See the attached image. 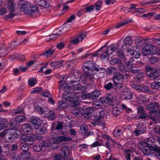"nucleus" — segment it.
Masks as SVG:
<instances>
[{
  "mask_svg": "<svg viewBox=\"0 0 160 160\" xmlns=\"http://www.w3.org/2000/svg\"><path fill=\"white\" fill-rule=\"evenodd\" d=\"M146 75L151 80H154L159 78L160 75L159 69L147 65L145 66Z\"/></svg>",
  "mask_w": 160,
  "mask_h": 160,
  "instance_id": "nucleus-1",
  "label": "nucleus"
},
{
  "mask_svg": "<svg viewBox=\"0 0 160 160\" xmlns=\"http://www.w3.org/2000/svg\"><path fill=\"white\" fill-rule=\"evenodd\" d=\"M80 112L81 115L87 119H91L92 118L94 108L92 107H87L83 106L80 107Z\"/></svg>",
  "mask_w": 160,
  "mask_h": 160,
  "instance_id": "nucleus-2",
  "label": "nucleus"
},
{
  "mask_svg": "<svg viewBox=\"0 0 160 160\" xmlns=\"http://www.w3.org/2000/svg\"><path fill=\"white\" fill-rule=\"evenodd\" d=\"M95 65V64L93 61H87L83 63L82 69L84 72H88V73L90 74H93V75H94L93 72L96 67Z\"/></svg>",
  "mask_w": 160,
  "mask_h": 160,
  "instance_id": "nucleus-3",
  "label": "nucleus"
},
{
  "mask_svg": "<svg viewBox=\"0 0 160 160\" xmlns=\"http://www.w3.org/2000/svg\"><path fill=\"white\" fill-rule=\"evenodd\" d=\"M7 135L6 139L9 142H12L15 139L20 137L21 132L18 130H16L15 132H12L8 129Z\"/></svg>",
  "mask_w": 160,
  "mask_h": 160,
  "instance_id": "nucleus-4",
  "label": "nucleus"
},
{
  "mask_svg": "<svg viewBox=\"0 0 160 160\" xmlns=\"http://www.w3.org/2000/svg\"><path fill=\"white\" fill-rule=\"evenodd\" d=\"M86 72V73L83 75H81V73L79 74L77 73L75 74V76H77L78 74V78H80L81 79H79L80 82L83 84L88 85L90 83V82L92 80V79L91 76L92 75V74H90L89 73H88V72ZM92 75H93V74H92Z\"/></svg>",
  "mask_w": 160,
  "mask_h": 160,
  "instance_id": "nucleus-5",
  "label": "nucleus"
},
{
  "mask_svg": "<svg viewBox=\"0 0 160 160\" xmlns=\"http://www.w3.org/2000/svg\"><path fill=\"white\" fill-rule=\"evenodd\" d=\"M139 149L145 155H149L150 152L149 151L150 143H147L146 141H142L139 142Z\"/></svg>",
  "mask_w": 160,
  "mask_h": 160,
  "instance_id": "nucleus-6",
  "label": "nucleus"
},
{
  "mask_svg": "<svg viewBox=\"0 0 160 160\" xmlns=\"http://www.w3.org/2000/svg\"><path fill=\"white\" fill-rule=\"evenodd\" d=\"M8 122L6 119H2L0 118V131L2 130L5 127L7 128V127L6 125L7 124ZM8 129L6 128L2 132L0 133V137L4 138L6 139V135L8 132Z\"/></svg>",
  "mask_w": 160,
  "mask_h": 160,
  "instance_id": "nucleus-7",
  "label": "nucleus"
},
{
  "mask_svg": "<svg viewBox=\"0 0 160 160\" xmlns=\"http://www.w3.org/2000/svg\"><path fill=\"white\" fill-rule=\"evenodd\" d=\"M63 98L65 100L72 101L75 99H77L78 98V94L75 92L69 91L67 93V92L63 94Z\"/></svg>",
  "mask_w": 160,
  "mask_h": 160,
  "instance_id": "nucleus-8",
  "label": "nucleus"
},
{
  "mask_svg": "<svg viewBox=\"0 0 160 160\" xmlns=\"http://www.w3.org/2000/svg\"><path fill=\"white\" fill-rule=\"evenodd\" d=\"M158 103H153L148 105L147 107V109L148 111H150V113L151 115L154 114L158 110Z\"/></svg>",
  "mask_w": 160,
  "mask_h": 160,
  "instance_id": "nucleus-9",
  "label": "nucleus"
},
{
  "mask_svg": "<svg viewBox=\"0 0 160 160\" xmlns=\"http://www.w3.org/2000/svg\"><path fill=\"white\" fill-rule=\"evenodd\" d=\"M28 8L29 13L27 14L31 16H33V13H39V12L38 7L34 4H32L31 3L28 4Z\"/></svg>",
  "mask_w": 160,
  "mask_h": 160,
  "instance_id": "nucleus-10",
  "label": "nucleus"
},
{
  "mask_svg": "<svg viewBox=\"0 0 160 160\" xmlns=\"http://www.w3.org/2000/svg\"><path fill=\"white\" fill-rule=\"evenodd\" d=\"M70 151L68 147L66 146L63 147L60 151L62 158L64 160H67L70 155Z\"/></svg>",
  "mask_w": 160,
  "mask_h": 160,
  "instance_id": "nucleus-11",
  "label": "nucleus"
},
{
  "mask_svg": "<svg viewBox=\"0 0 160 160\" xmlns=\"http://www.w3.org/2000/svg\"><path fill=\"white\" fill-rule=\"evenodd\" d=\"M70 86L75 90L79 91L84 90L85 88L84 86H82L80 83L76 81H71Z\"/></svg>",
  "mask_w": 160,
  "mask_h": 160,
  "instance_id": "nucleus-12",
  "label": "nucleus"
},
{
  "mask_svg": "<svg viewBox=\"0 0 160 160\" xmlns=\"http://www.w3.org/2000/svg\"><path fill=\"white\" fill-rule=\"evenodd\" d=\"M79 133L80 134H85L84 138L90 134V131H88V127L86 126L85 125H83L80 127V129L79 130Z\"/></svg>",
  "mask_w": 160,
  "mask_h": 160,
  "instance_id": "nucleus-13",
  "label": "nucleus"
},
{
  "mask_svg": "<svg viewBox=\"0 0 160 160\" xmlns=\"http://www.w3.org/2000/svg\"><path fill=\"white\" fill-rule=\"evenodd\" d=\"M21 129L23 132L27 133V134H30L32 133V131L33 130V128L31 125L29 124H26L22 125L21 127Z\"/></svg>",
  "mask_w": 160,
  "mask_h": 160,
  "instance_id": "nucleus-14",
  "label": "nucleus"
},
{
  "mask_svg": "<svg viewBox=\"0 0 160 160\" xmlns=\"http://www.w3.org/2000/svg\"><path fill=\"white\" fill-rule=\"evenodd\" d=\"M36 133L39 135H44L47 132V128L44 126H37L34 128Z\"/></svg>",
  "mask_w": 160,
  "mask_h": 160,
  "instance_id": "nucleus-15",
  "label": "nucleus"
},
{
  "mask_svg": "<svg viewBox=\"0 0 160 160\" xmlns=\"http://www.w3.org/2000/svg\"><path fill=\"white\" fill-rule=\"evenodd\" d=\"M127 52L129 53L133 58L136 59L139 58L141 55L139 52L132 50L131 48L128 49Z\"/></svg>",
  "mask_w": 160,
  "mask_h": 160,
  "instance_id": "nucleus-16",
  "label": "nucleus"
},
{
  "mask_svg": "<svg viewBox=\"0 0 160 160\" xmlns=\"http://www.w3.org/2000/svg\"><path fill=\"white\" fill-rule=\"evenodd\" d=\"M105 116V113L103 111H101L98 113H97L94 115L92 118V120L94 122H98L100 121Z\"/></svg>",
  "mask_w": 160,
  "mask_h": 160,
  "instance_id": "nucleus-17",
  "label": "nucleus"
},
{
  "mask_svg": "<svg viewBox=\"0 0 160 160\" xmlns=\"http://www.w3.org/2000/svg\"><path fill=\"white\" fill-rule=\"evenodd\" d=\"M149 151L151 152L149 155L153 154L155 156L160 152V147L155 145H153L150 146Z\"/></svg>",
  "mask_w": 160,
  "mask_h": 160,
  "instance_id": "nucleus-18",
  "label": "nucleus"
},
{
  "mask_svg": "<svg viewBox=\"0 0 160 160\" xmlns=\"http://www.w3.org/2000/svg\"><path fill=\"white\" fill-rule=\"evenodd\" d=\"M57 141L59 142H63L70 141L72 140V138L71 137H67L66 135L59 136L57 138Z\"/></svg>",
  "mask_w": 160,
  "mask_h": 160,
  "instance_id": "nucleus-19",
  "label": "nucleus"
},
{
  "mask_svg": "<svg viewBox=\"0 0 160 160\" xmlns=\"http://www.w3.org/2000/svg\"><path fill=\"white\" fill-rule=\"evenodd\" d=\"M19 5L20 6V9L22 12H24L25 14H28L29 13L28 8V4H27L25 3H22L21 1L19 2Z\"/></svg>",
  "mask_w": 160,
  "mask_h": 160,
  "instance_id": "nucleus-20",
  "label": "nucleus"
},
{
  "mask_svg": "<svg viewBox=\"0 0 160 160\" xmlns=\"http://www.w3.org/2000/svg\"><path fill=\"white\" fill-rule=\"evenodd\" d=\"M30 120H31V122L34 126L35 127L40 126L42 123V122L40 119L36 117L32 118Z\"/></svg>",
  "mask_w": 160,
  "mask_h": 160,
  "instance_id": "nucleus-21",
  "label": "nucleus"
},
{
  "mask_svg": "<svg viewBox=\"0 0 160 160\" xmlns=\"http://www.w3.org/2000/svg\"><path fill=\"white\" fill-rule=\"evenodd\" d=\"M124 78L123 75L120 72H117L113 76L112 79L113 81H119L123 80Z\"/></svg>",
  "mask_w": 160,
  "mask_h": 160,
  "instance_id": "nucleus-22",
  "label": "nucleus"
},
{
  "mask_svg": "<svg viewBox=\"0 0 160 160\" xmlns=\"http://www.w3.org/2000/svg\"><path fill=\"white\" fill-rule=\"evenodd\" d=\"M151 45L148 43H145L142 44V50L143 51H144L147 53H143V55L145 56H146L148 55V53L150 50V48L151 46Z\"/></svg>",
  "mask_w": 160,
  "mask_h": 160,
  "instance_id": "nucleus-23",
  "label": "nucleus"
},
{
  "mask_svg": "<svg viewBox=\"0 0 160 160\" xmlns=\"http://www.w3.org/2000/svg\"><path fill=\"white\" fill-rule=\"evenodd\" d=\"M120 41H119L118 42V46L117 47L114 46V45H113V44H112L108 48L107 50H109V53L110 55L112 54L114 51H115V52H116V51L118 49V47H119V45L120 44Z\"/></svg>",
  "mask_w": 160,
  "mask_h": 160,
  "instance_id": "nucleus-24",
  "label": "nucleus"
},
{
  "mask_svg": "<svg viewBox=\"0 0 160 160\" xmlns=\"http://www.w3.org/2000/svg\"><path fill=\"white\" fill-rule=\"evenodd\" d=\"M144 77V74L143 72H138L134 78V79L137 82H140L143 80Z\"/></svg>",
  "mask_w": 160,
  "mask_h": 160,
  "instance_id": "nucleus-25",
  "label": "nucleus"
},
{
  "mask_svg": "<svg viewBox=\"0 0 160 160\" xmlns=\"http://www.w3.org/2000/svg\"><path fill=\"white\" fill-rule=\"evenodd\" d=\"M101 93V91L95 90L92 92L91 93L92 99L94 100L97 99L99 97Z\"/></svg>",
  "mask_w": 160,
  "mask_h": 160,
  "instance_id": "nucleus-26",
  "label": "nucleus"
},
{
  "mask_svg": "<svg viewBox=\"0 0 160 160\" xmlns=\"http://www.w3.org/2000/svg\"><path fill=\"white\" fill-rule=\"evenodd\" d=\"M58 141L55 139L52 140L50 141L49 143L48 146H50L52 149L54 150L58 148L59 147V144L58 143Z\"/></svg>",
  "mask_w": 160,
  "mask_h": 160,
  "instance_id": "nucleus-27",
  "label": "nucleus"
},
{
  "mask_svg": "<svg viewBox=\"0 0 160 160\" xmlns=\"http://www.w3.org/2000/svg\"><path fill=\"white\" fill-rule=\"evenodd\" d=\"M62 89L64 91H66L67 93L69 92L70 90L72 89V87H71L70 86H69L66 83H63L59 87V89Z\"/></svg>",
  "mask_w": 160,
  "mask_h": 160,
  "instance_id": "nucleus-28",
  "label": "nucleus"
},
{
  "mask_svg": "<svg viewBox=\"0 0 160 160\" xmlns=\"http://www.w3.org/2000/svg\"><path fill=\"white\" fill-rule=\"evenodd\" d=\"M8 8L10 12L13 13L15 11V7L13 2L12 0H9L7 4Z\"/></svg>",
  "mask_w": 160,
  "mask_h": 160,
  "instance_id": "nucleus-29",
  "label": "nucleus"
},
{
  "mask_svg": "<svg viewBox=\"0 0 160 160\" xmlns=\"http://www.w3.org/2000/svg\"><path fill=\"white\" fill-rule=\"evenodd\" d=\"M148 61L152 64L156 65L159 61V58L157 57L152 56L149 58Z\"/></svg>",
  "mask_w": 160,
  "mask_h": 160,
  "instance_id": "nucleus-30",
  "label": "nucleus"
},
{
  "mask_svg": "<svg viewBox=\"0 0 160 160\" xmlns=\"http://www.w3.org/2000/svg\"><path fill=\"white\" fill-rule=\"evenodd\" d=\"M25 119V117L23 115L17 116L14 119V121L16 123H19L24 121Z\"/></svg>",
  "mask_w": 160,
  "mask_h": 160,
  "instance_id": "nucleus-31",
  "label": "nucleus"
},
{
  "mask_svg": "<svg viewBox=\"0 0 160 160\" xmlns=\"http://www.w3.org/2000/svg\"><path fill=\"white\" fill-rule=\"evenodd\" d=\"M116 53L117 55L121 58L123 61H125L126 58H125V56L123 52L119 48L118 50L116 51Z\"/></svg>",
  "mask_w": 160,
  "mask_h": 160,
  "instance_id": "nucleus-32",
  "label": "nucleus"
},
{
  "mask_svg": "<svg viewBox=\"0 0 160 160\" xmlns=\"http://www.w3.org/2000/svg\"><path fill=\"white\" fill-rule=\"evenodd\" d=\"M81 97L83 99H92L91 93L86 92H84L81 93Z\"/></svg>",
  "mask_w": 160,
  "mask_h": 160,
  "instance_id": "nucleus-33",
  "label": "nucleus"
},
{
  "mask_svg": "<svg viewBox=\"0 0 160 160\" xmlns=\"http://www.w3.org/2000/svg\"><path fill=\"white\" fill-rule=\"evenodd\" d=\"M109 55V50H107L106 51L103 52L100 55V57L101 59H104L106 58L107 60H108Z\"/></svg>",
  "mask_w": 160,
  "mask_h": 160,
  "instance_id": "nucleus-34",
  "label": "nucleus"
},
{
  "mask_svg": "<svg viewBox=\"0 0 160 160\" xmlns=\"http://www.w3.org/2000/svg\"><path fill=\"white\" fill-rule=\"evenodd\" d=\"M107 72L109 74L113 75L118 72V70L116 68L111 67L108 68Z\"/></svg>",
  "mask_w": 160,
  "mask_h": 160,
  "instance_id": "nucleus-35",
  "label": "nucleus"
},
{
  "mask_svg": "<svg viewBox=\"0 0 160 160\" xmlns=\"http://www.w3.org/2000/svg\"><path fill=\"white\" fill-rule=\"evenodd\" d=\"M21 155H22V158L24 159H29L30 158L31 153L28 151L23 152Z\"/></svg>",
  "mask_w": 160,
  "mask_h": 160,
  "instance_id": "nucleus-36",
  "label": "nucleus"
},
{
  "mask_svg": "<svg viewBox=\"0 0 160 160\" xmlns=\"http://www.w3.org/2000/svg\"><path fill=\"white\" fill-rule=\"evenodd\" d=\"M39 4L40 6L46 8H48L50 6L49 3L46 0L42 1V2H41L40 3H39Z\"/></svg>",
  "mask_w": 160,
  "mask_h": 160,
  "instance_id": "nucleus-37",
  "label": "nucleus"
},
{
  "mask_svg": "<svg viewBox=\"0 0 160 160\" xmlns=\"http://www.w3.org/2000/svg\"><path fill=\"white\" fill-rule=\"evenodd\" d=\"M27 143L31 145L33 144L34 141L36 140L35 138L31 136H26Z\"/></svg>",
  "mask_w": 160,
  "mask_h": 160,
  "instance_id": "nucleus-38",
  "label": "nucleus"
},
{
  "mask_svg": "<svg viewBox=\"0 0 160 160\" xmlns=\"http://www.w3.org/2000/svg\"><path fill=\"white\" fill-rule=\"evenodd\" d=\"M130 86L133 89L137 90L139 92H142V86L133 83H131Z\"/></svg>",
  "mask_w": 160,
  "mask_h": 160,
  "instance_id": "nucleus-39",
  "label": "nucleus"
},
{
  "mask_svg": "<svg viewBox=\"0 0 160 160\" xmlns=\"http://www.w3.org/2000/svg\"><path fill=\"white\" fill-rule=\"evenodd\" d=\"M3 147L4 146H2V144L0 143V155H2L3 153H4L7 156H8L9 154V150L4 151L3 149ZM5 147H7V146H4V148Z\"/></svg>",
  "mask_w": 160,
  "mask_h": 160,
  "instance_id": "nucleus-40",
  "label": "nucleus"
},
{
  "mask_svg": "<svg viewBox=\"0 0 160 160\" xmlns=\"http://www.w3.org/2000/svg\"><path fill=\"white\" fill-rule=\"evenodd\" d=\"M157 50L156 48L153 45H151V46L150 48L149 51L148 55H154L157 53Z\"/></svg>",
  "mask_w": 160,
  "mask_h": 160,
  "instance_id": "nucleus-41",
  "label": "nucleus"
},
{
  "mask_svg": "<svg viewBox=\"0 0 160 160\" xmlns=\"http://www.w3.org/2000/svg\"><path fill=\"white\" fill-rule=\"evenodd\" d=\"M121 61V60L119 58H114L111 59L110 61V62L112 65H117Z\"/></svg>",
  "mask_w": 160,
  "mask_h": 160,
  "instance_id": "nucleus-42",
  "label": "nucleus"
},
{
  "mask_svg": "<svg viewBox=\"0 0 160 160\" xmlns=\"http://www.w3.org/2000/svg\"><path fill=\"white\" fill-rule=\"evenodd\" d=\"M55 114L53 111L50 110L47 116L48 118L50 120H53L55 118Z\"/></svg>",
  "mask_w": 160,
  "mask_h": 160,
  "instance_id": "nucleus-43",
  "label": "nucleus"
},
{
  "mask_svg": "<svg viewBox=\"0 0 160 160\" xmlns=\"http://www.w3.org/2000/svg\"><path fill=\"white\" fill-rule=\"evenodd\" d=\"M114 99L113 97L110 95L106 97V103H108L109 104L113 102Z\"/></svg>",
  "mask_w": 160,
  "mask_h": 160,
  "instance_id": "nucleus-44",
  "label": "nucleus"
},
{
  "mask_svg": "<svg viewBox=\"0 0 160 160\" xmlns=\"http://www.w3.org/2000/svg\"><path fill=\"white\" fill-rule=\"evenodd\" d=\"M37 82V80L35 78H32L29 79L28 80V83L30 87L33 86Z\"/></svg>",
  "mask_w": 160,
  "mask_h": 160,
  "instance_id": "nucleus-45",
  "label": "nucleus"
},
{
  "mask_svg": "<svg viewBox=\"0 0 160 160\" xmlns=\"http://www.w3.org/2000/svg\"><path fill=\"white\" fill-rule=\"evenodd\" d=\"M130 71L132 73H136L139 72L140 70L136 66H131Z\"/></svg>",
  "mask_w": 160,
  "mask_h": 160,
  "instance_id": "nucleus-46",
  "label": "nucleus"
},
{
  "mask_svg": "<svg viewBox=\"0 0 160 160\" xmlns=\"http://www.w3.org/2000/svg\"><path fill=\"white\" fill-rule=\"evenodd\" d=\"M11 157L12 160H20V156L17 153H12Z\"/></svg>",
  "mask_w": 160,
  "mask_h": 160,
  "instance_id": "nucleus-47",
  "label": "nucleus"
},
{
  "mask_svg": "<svg viewBox=\"0 0 160 160\" xmlns=\"http://www.w3.org/2000/svg\"><path fill=\"white\" fill-rule=\"evenodd\" d=\"M132 41V38L130 36L126 37L124 40V43H125L127 45H131Z\"/></svg>",
  "mask_w": 160,
  "mask_h": 160,
  "instance_id": "nucleus-48",
  "label": "nucleus"
},
{
  "mask_svg": "<svg viewBox=\"0 0 160 160\" xmlns=\"http://www.w3.org/2000/svg\"><path fill=\"white\" fill-rule=\"evenodd\" d=\"M69 101L70 102V104L71 106L77 107L79 104V102L77 99L75 100L74 99Z\"/></svg>",
  "mask_w": 160,
  "mask_h": 160,
  "instance_id": "nucleus-49",
  "label": "nucleus"
},
{
  "mask_svg": "<svg viewBox=\"0 0 160 160\" xmlns=\"http://www.w3.org/2000/svg\"><path fill=\"white\" fill-rule=\"evenodd\" d=\"M63 126V123L62 122H58V124L56 125L55 130L58 131L62 130Z\"/></svg>",
  "mask_w": 160,
  "mask_h": 160,
  "instance_id": "nucleus-50",
  "label": "nucleus"
},
{
  "mask_svg": "<svg viewBox=\"0 0 160 160\" xmlns=\"http://www.w3.org/2000/svg\"><path fill=\"white\" fill-rule=\"evenodd\" d=\"M60 63L59 61H56L51 62L50 65L53 68H55L56 67H59L60 66Z\"/></svg>",
  "mask_w": 160,
  "mask_h": 160,
  "instance_id": "nucleus-51",
  "label": "nucleus"
},
{
  "mask_svg": "<svg viewBox=\"0 0 160 160\" xmlns=\"http://www.w3.org/2000/svg\"><path fill=\"white\" fill-rule=\"evenodd\" d=\"M104 87L106 90H109L114 87L113 85L111 82H109L104 86Z\"/></svg>",
  "mask_w": 160,
  "mask_h": 160,
  "instance_id": "nucleus-52",
  "label": "nucleus"
},
{
  "mask_svg": "<svg viewBox=\"0 0 160 160\" xmlns=\"http://www.w3.org/2000/svg\"><path fill=\"white\" fill-rule=\"evenodd\" d=\"M100 71H101V72H100V73H104L106 72V70L105 68H103L102 67H99V68H97L96 66L95 67V68H94V71H96L97 72H99Z\"/></svg>",
  "mask_w": 160,
  "mask_h": 160,
  "instance_id": "nucleus-53",
  "label": "nucleus"
},
{
  "mask_svg": "<svg viewBox=\"0 0 160 160\" xmlns=\"http://www.w3.org/2000/svg\"><path fill=\"white\" fill-rule=\"evenodd\" d=\"M117 66L118 69L121 71H122L124 69V66L121 61L120 62Z\"/></svg>",
  "mask_w": 160,
  "mask_h": 160,
  "instance_id": "nucleus-54",
  "label": "nucleus"
},
{
  "mask_svg": "<svg viewBox=\"0 0 160 160\" xmlns=\"http://www.w3.org/2000/svg\"><path fill=\"white\" fill-rule=\"evenodd\" d=\"M54 52L55 50H52L51 48L48 49V50L45 51L46 56L48 57V55L51 56L54 53Z\"/></svg>",
  "mask_w": 160,
  "mask_h": 160,
  "instance_id": "nucleus-55",
  "label": "nucleus"
},
{
  "mask_svg": "<svg viewBox=\"0 0 160 160\" xmlns=\"http://www.w3.org/2000/svg\"><path fill=\"white\" fill-rule=\"evenodd\" d=\"M32 149L34 151L36 152H40L42 151L39 144L34 145L32 146Z\"/></svg>",
  "mask_w": 160,
  "mask_h": 160,
  "instance_id": "nucleus-56",
  "label": "nucleus"
},
{
  "mask_svg": "<svg viewBox=\"0 0 160 160\" xmlns=\"http://www.w3.org/2000/svg\"><path fill=\"white\" fill-rule=\"evenodd\" d=\"M35 108L38 112L41 113V114L45 112V111L42 108V107L39 106L38 105H36L35 106Z\"/></svg>",
  "mask_w": 160,
  "mask_h": 160,
  "instance_id": "nucleus-57",
  "label": "nucleus"
},
{
  "mask_svg": "<svg viewBox=\"0 0 160 160\" xmlns=\"http://www.w3.org/2000/svg\"><path fill=\"white\" fill-rule=\"evenodd\" d=\"M29 147L27 144H24L21 147V149L23 152L28 151Z\"/></svg>",
  "mask_w": 160,
  "mask_h": 160,
  "instance_id": "nucleus-58",
  "label": "nucleus"
},
{
  "mask_svg": "<svg viewBox=\"0 0 160 160\" xmlns=\"http://www.w3.org/2000/svg\"><path fill=\"white\" fill-rule=\"evenodd\" d=\"M70 24H64L62 28V30L63 33H65L70 28Z\"/></svg>",
  "mask_w": 160,
  "mask_h": 160,
  "instance_id": "nucleus-59",
  "label": "nucleus"
},
{
  "mask_svg": "<svg viewBox=\"0 0 160 160\" xmlns=\"http://www.w3.org/2000/svg\"><path fill=\"white\" fill-rule=\"evenodd\" d=\"M39 145L42 150L43 148L46 147L48 145V144L47 142L43 141L40 143Z\"/></svg>",
  "mask_w": 160,
  "mask_h": 160,
  "instance_id": "nucleus-60",
  "label": "nucleus"
},
{
  "mask_svg": "<svg viewBox=\"0 0 160 160\" xmlns=\"http://www.w3.org/2000/svg\"><path fill=\"white\" fill-rule=\"evenodd\" d=\"M144 125H143L141 126H138V130L140 132V134H142L143 133L145 132V128H146L144 127Z\"/></svg>",
  "mask_w": 160,
  "mask_h": 160,
  "instance_id": "nucleus-61",
  "label": "nucleus"
},
{
  "mask_svg": "<svg viewBox=\"0 0 160 160\" xmlns=\"http://www.w3.org/2000/svg\"><path fill=\"white\" fill-rule=\"evenodd\" d=\"M112 113L116 117L120 113V111L117 108H114L113 110Z\"/></svg>",
  "mask_w": 160,
  "mask_h": 160,
  "instance_id": "nucleus-62",
  "label": "nucleus"
},
{
  "mask_svg": "<svg viewBox=\"0 0 160 160\" xmlns=\"http://www.w3.org/2000/svg\"><path fill=\"white\" fill-rule=\"evenodd\" d=\"M141 89L142 91V92H150L148 87L147 86H144L143 87L142 86Z\"/></svg>",
  "mask_w": 160,
  "mask_h": 160,
  "instance_id": "nucleus-63",
  "label": "nucleus"
},
{
  "mask_svg": "<svg viewBox=\"0 0 160 160\" xmlns=\"http://www.w3.org/2000/svg\"><path fill=\"white\" fill-rule=\"evenodd\" d=\"M18 147L17 145L16 144H13L11 146V150L12 152H14L18 150Z\"/></svg>",
  "mask_w": 160,
  "mask_h": 160,
  "instance_id": "nucleus-64",
  "label": "nucleus"
}]
</instances>
